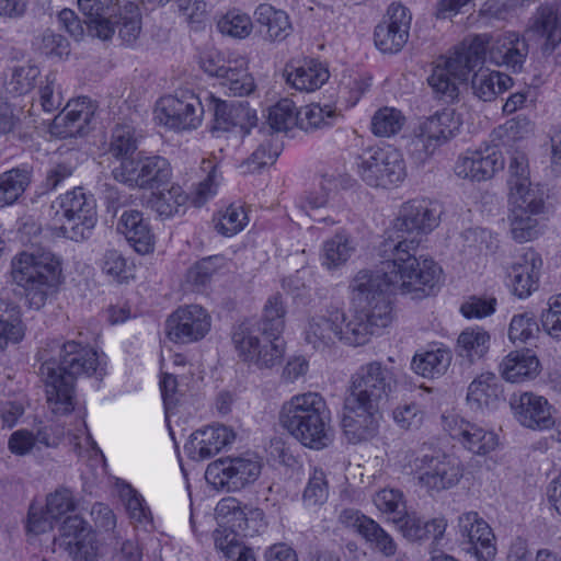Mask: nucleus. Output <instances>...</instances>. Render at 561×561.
I'll return each instance as SVG.
<instances>
[{"instance_id":"obj_1","label":"nucleus","mask_w":561,"mask_h":561,"mask_svg":"<svg viewBox=\"0 0 561 561\" xmlns=\"http://www.w3.org/2000/svg\"><path fill=\"white\" fill-rule=\"evenodd\" d=\"M385 252H391L394 260L386 262L383 270H360L351 280V300L354 313L346 318L335 308L325 314L311 317L304 331L305 342L313 350L325 352L337 341L351 346L364 345L376 330L388 327L392 321L391 296L397 290H411L415 284H431L435 268L425 266L415 283L411 282L414 257L398 250L392 243L385 244Z\"/></svg>"},{"instance_id":"obj_2","label":"nucleus","mask_w":561,"mask_h":561,"mask_svg":"<svg viewBox=\"0 0 561 561\" xmlns=\"http://www.w3.org/2000/svg\"><path fill=\"white\" fill-rule=\"evenodd\" d=\"M529 53L526 38L516 32L493 36L478 34L465 39L454 54L438 62L427 78L430 87L446 103L458 98V82H465L473 69L485 60L519 72Z\"/></svg>"},{"instance_id":"obj_3","label":"nucleus","mask_w":561,"mask_h":561,"mask_svg":"<svg viewBox=\"0 0 561 561\" xmlns=\"http://www.w3.org/2000/svg\"><path fill=\"white\" fill-rule=\"evenodd\" d=\"M397 374L380 360L362 365L350 379L343 403L341 426L352 444L375 437L378 433L381 405L397 392Z\"/></svg>"},{"instance_id":"obj_4","label":"nucleus","mask_w":561,"mask_h":561,"mask_svg":"<svg viewBox=\"0 0 561 561\" xmlns=\"http://www.w3.org/2000/svg\"><path fill=\"white\" fill-rule=\"evenodd\" d=\"M38 375L45 385L47 401L54 413L68 414L75 409V385L81 375L101 379L98 353L75 341L60 344L53 341L37 353Z\"/></svg>"},{"instance_id":"obj_5","label":"nucleus","mask_w":561,"mask_h":561,"mask_svg":"<svg viewBox=\"0 0 561 561\" xmlns=\"http://www.w3.org/2000/svg\"><path fill=\"white\" fill-rule=\"evenodd\" d=\"M443 214L442 205L436 201L426 198L411 199L402 204L398 217L393 220L392 229L396 238L390 236L379 247V256L382 259L375 270H383L386 262L394 260L391 252H385V244L392 243L399 250L407 252L410 257H414L417 265L413 266L411 282L415 283L419 274L423 273L425 266L435 268V278L431 284H419L411 290H397L400 294H413L414 298L428 296L436 284L439 282L442 268L432 259H422L416 252L421 239L420 234H427L438 227Z\"/></svg>"},{"instance_id":"obj_6","label":"nucleus","mask_w":561,"mask_h":561,"mask_svg":"<svg viewBox=\"0 0 561 561\" xmlns=\"http://www.w3.org/2000/svg\"><path fill=\"white\" fill-rule=\"evenodd\" d=\"M279 422L304 446L320 450L329 446L331 413L317 392L294 396L279 412Z\"/></svg>"},{"instance_id":"obj_7","label":"nucleus","mask_w":561,"mask_h":561,"mask_svg":"<svg viewBox=\"0 0 561 561\" xmlns=\"http://www.w3.org/2000/svg\"><path fill=\"white\" fill-rule=\"evenodd\" d=\"M61 262L49 251H22L11 260L9 282L21 289L33 309H41L60 284Z\"/></svg>"},{"instance_id":"obj_8","label":"nucleus","mask_w":561,"mask_h":561,"mask_svg":"<svg viewBox=\"0 0 561 561\" xmlns=\"http://www.w3.org/2000/svg\"><path fill=\"white\" fill-rule=\"evenodd\" d=\"M460 128V121L454 110L445 108L425 118L414 128L407 151L416 163H425L437 148L454 138Z\"/></svg>"},{"instance_id":"obj_9","label":"nucleus","mask_w":561,"mask_h":561,"mask_svg":"<svg viewBox=\"0 0 561 561\" xmlns=\"http://www.w3.org/2000/svg\"><path fill=\"white\" fill-rule=\"evenodd\" d=\"M58 204L64 218L60 234L75 242L88 240L98 222L94 195L79 186L60 195Z\"/></svg>"},{"instance_id":"obj_10","label":"nucleus","mask_w":561,"mask_h":561,"mask_svg":"<svg viewBox=\"0 0 561 561\" xmlns=\"http://www.w3.org/2000/svg\"><path fill=\"white\" fill-rule=\"evenodd\" d=\"M262 462L254 454L222 457L207 466L206 480L218 490L237 492L260 477Z\"/></svg>"},{"instance_id":"obj_11","label":"nucleus","mask_w":561,"mask_h":561,"mask_svg":"<svg viewBox=\"0 0 561 561\" xmlns=\"http://www.w3.org/2000/svg\"><path fill=\"white\" fill-rule=\"evenodd\" d=\"M114 180L129 187L142 190L160 188L172 176L170 162L161 156H144L138 153L135 159H123L112 170Z\"/></svg>"},{"instance_id":"obj_12","label":"nucleus","mask_w":561,"mask_h":561,"mask_svg":"<svg viewBox=\"0 0 561 561\" xmlns=\"http://www.w3.org/2000/svg\"><path fill=\"white\" fill-rule=\"evenodd\" d=\"M357 167L362 180L374 187H389L407 175L402 154L392 148L365 150L358 157Z\"/></svg>"},{"instance_id":"obj_13","label":"nucleus","mask_w":561,"mask_h":561,"mask_svg":"<svg viewBox=\"0 0 561 561\" xmlns=\"http://www.w3.org/2000/svg\"><path fill=\"white\" fill-rule=\"evenodd\" d=\"M205 105L192 92L162 96L157 102L156 117L160 124L178 130L195 129L202 123Z\"/></svg>"},{"instance_id":"obj_14","label":"nucleus","mask_w":561,"mask_h":561,"mask_svg":"<svg viewBox=\"0 0 561 561\" xmlns=\"http://www.w3.org/2000/svg\"><path fill=\"white\" fill-rule=\"evenodd\" d=\"M458 527L462 551L478 561H494L497 551L495 536L489 524L477 512L460 515Z\"/></svg>"},{"instance_id":"obj_15","label":"nucleus","mask_w":561,"mask_h":561,"mask_svg":"<svg viewBox=\"0 0 561 561\" xmlns=\"http://www.w3.org/2000/svg\"><path fill=\"white\" fill-rule=\"evenodd\" d=\"M414 465L420 484L428 491L448 490L462 477L460 463L446 455H424Z\"/></svg>"},{"instance_id":"obj_16","label":"nucleus","mask_w":561,"mask_h":561,"mask_svg":"<svg viewBox=\"0 0 561 561\" xmlns=\"http://www.w3.org/2000/svg\"><path fill=\"white\" fill-rule=\"evenodd\" d=\"M211 319L198 305L176 309L165 322L168 337L175 343H192L202 340L210 330Z\"/></svg>"},{"instance_id":"obj_17","label":"nucleus","mask_w":561,"mask_h":561,"mask_svg":"<svg viewBox=\"0 0 561 561\" xmlns=\"http://www.w3.org/2000/svg\"><path fill=\"white\" fill-rule=\"evenodd\" d=\"M516 420L531 430H548L556 426L558 440L561 442V421L553 416V408L548 400L533 392L514 394L510 400Z\"/></svg>"},{"instance_id":"obj_18","label":"nucleus","mask_w":561,"mask_h":561,"mask_svg":"<svg viewBox=\"0 0 561 561\" xmlns=\"http://www.w3.org/2000/svg\"><path fill=\"white\" fill-rule=\"evenodd\" d=\"M205 102L214 115L213 130L229 131L239 128L245 135L256 126V112L249 106L248 102H226L211 93L206 94Z\"/></svg>"},{"instance_id":"obj_19","label":"nucleus","mask_w":561,"mask_h":561,"mask_svg":"<svg viewBox=\"0 0 561 561\" xmlns=\"http://www.w3.org/2000/svg\"><path fill=\"white\" fill-rule=\"evenodd\" d=\"M411 14L401 4H391L387 18L379 23L374 32L376 47L382 53H398L409 38Z\"/></svg>"},{"instance_id":"obj_20","label":"nucleus","mask_w":561,"mask_h":561,"mask_svg":"<svg viewBox=\"0 0 561 561\" xmlns=\"http://www.w3.org/2000/svg\"><path fill=\"white\" fill-rule=\"evenodd\" d=\"M55 542L75 561H92L94 557L93 535L88 524L78 515L64 520L60 537Z\"/></svg>"},{"instance_id":"obj_21","label":"nucleus","mask_w":561,"mask_h":561,"mask_svg":"<svg viewBox=\"0 0 561 561\" xmlns=\"http://www.w3.org/2000/svg\"><path fill=\"white\" fill-rule=\"evenodd\" d=\"M503 167L504 159L501 151L492 146L484 150L468 151L460 157L455 165V173L462 179L484 181L491 179Z\"/></svg>"},{"instance_id":"obj_22","label":"nucleus","mask_w":561,"mask_h":561,"mask_svg":"<svg viewBox=\"0 0 561 561\" xmlns=\"http://www.w3.org/2000/svg\"><path fill=\"white\" fill-rule=\"evenodd\" d=\"M236 438L231 428L226 425H211L194 432L184 450L193 460L209 459Z\"/></svg>"},{"instance_id":"obj_23","label":"nucleus","mask_w":561,"mask_h":561,"mask_svg":"<svg viewBox=\"0 0 561 561\" xmlns=\"http://www.w3.org/2000/svg\"><path fill=\"white\" fill-rule=\"evenodd\" d=\"M542 260L533 249H526L507 270L513 294L520 299L537 290Z\"/></svg>"},{"instance_id":"obj_24","label":"nucleus","mask_w":561,"mask_h":561,"mask_svg":"<svg viewBox=\"0 0 561 561\" xmlns=\"http://www.w3.org/2000/svg\"><path fill=\"white\" fill-rule=\"evenodd\" d=\"M92 117L93 111L87 104L85 98L82 101H70L53 119L50 134L60 139L84 136L89 131Z\"/></svg>"},{"instance_id":"obj_25","label":"nucleus","mask_w":561,"mask_h":561,"mask_svg":"<svg viewBox=\"0 0 561 561\" xmlns=\"http://www.w3.org/2000/svg\"><path fill=\"white\" fill-rule=\"evenodd\" d=\"M450 437L476 455H486L497 445L496 435L463 419L451 417L446 423Z\"/></svg>"},{"instance_id":"obj_26","label":"nucleus","mask_w":561,"mask_h":561,"mask_svg":"<svg viewBox=\"0 0 561 561\" xmlns=\"http://www.w3.org/2000/svg\"><path fill=\"white\" fill-rule=\"evenodd\" d=\"M78 5L87 18L84 23L89 34L101 39L113 35L112 18L121 8L114 0H78Z\"/></svg>"},{"instance_id":"obj_27","label":"nucleus","mask_w":561,"mask_h":561,"mask_svg":"<svg viewBox=\"0 0 561 561\" xmlns=\"http://www.w3.org/2000/svg\"><path fill=\"white\" fill-rule=\"evenodd\" d=\"M117 230L125 236L136 252L147 254L153 251L154 234L139 210H124L117 222Z\"/></svg>"},{"instance_id":"obj_28","label":"nucleus","mask_w":561,"mask_h":561,"mask_svg":"<svg viewBox=\"0 0 561 561\" xmlns=\"http://www.w3.org/2000/svg\"><path fill=\"white\" fill-rule=\"evenodd\" d=\"M502 386L493 373L478 376L468 387L467 402L474 410L495 409L501 402Z\"/></svg>"},{"instance_id":"obj_29","label":"nucleus","mask_w":561,"mask_h":561,"mask_svg":"<svg viewBox=\"0 0 561 561\" xmlns=\"http://www.w3.org/2000/svg\"><path fill=\"white\" fill-rule=\"evenodd\" d=\"M254 18L261 34L270 42H282L290 34L289 16L280 9L261 3L254 12Z\"/></svg>"},{"instance_id":"obj_30","label":"nucleus","mask_w":561,"mask_h":561,"mask_svg":"<svg viewBox=\"0 0 561 561\" xmlns=\"http://www.w3.org/2000/svg\"><path fill=\"white\" fill-rule=\"evenodd\" d=\"M286 81L299 91L311 92L321 88L329 79L327 67L316 59H305L301 65L286 68Z\"/></svg>"},{"instance_id":"obj_31","label":"nucleus","mask_w":561,"mask_h":561,"mask_svg":"<svg viewBox=\"0 0 561 561\" xmlns=\"http://www.w3.org/2000/svg\"><path fill=\"white\" fill-rule=\"evenodd\" d=\"M531 30L546 37L542 53L552 54L561 43V5L557 10L549 5H540L533 18Z\"/></svg>"},{"instance_id":"obj_32","label":"nucleus","mask_w":561,"mask_h":561,"mask_svg":"<svg viewBox=\"0 0 561 561\" xmlns=\"http://www.w3.org/2000/svg\"><path fill=\"white\" fill-rule=\"evenodd\" d=\"M502 377L510 382H522L536 378L540 373V363L529 350L511 352L500 365Z\"/></svg>"},{"instance_id":"obj_33","label":"nucleus","mask_w":561,"mask_h":561,"mask_svg":"<svg viewBox=\"0 0 561 561\" xmlns=\"http://www.w3.org/2000/svg\"><path fill=\"white\" fill-rule=\"evenodd\" d=\"M222 71L219 84L227 90L229 95L247 96L255 90L254 78L250 73L244 58L227 61Z\"/></svg>"},{"instance_id":"obj_34","label":"nucleus","mask_w":561,"mask_h":561,"mask_svg":"<svg viewBox=\"0 0 561 561\" xmlns=\"http://www.w3.org/2000/svg\"><path fill=\"white\" fill-rule=\"evenodd\" d=\"M513 85V79L500 71L489 69L479 70L471 79V90L474 96L484 102H490L497 94L504 93Z\"/></svg>"},{"instance_id":"obj_35","label":"nucleus","mask_w":561,"mask_h":561,"mask_svg":"<svg viewBox=\"0 0 561 561\" xmlns=\"http://www.w3.org/2000/svg\"><path fill=\"white\" fill-rule=\"evenodd\" d=\"M491 336L483 328L476 327L463 330L457 340L458 356L470 364L483 358L490 350Z\"/></svg>"},{"instance_id":"obj_36","label":"nucleus","mask_w":561,"mask_h":561,"mask_svg":"<svg viewBox=\"0 0 561 561\" xmlns=\"http://www.w3.org/2000/svg\"><path fill=\"white\" fill-rule=\"evenodd\" d=\"M450 363V351L438 347L436 350L415 354L411 362V368L422 377L435 378L444 375Z\"/></svg>"},{"instance_id":"obj_37","label":"nucleus","mask_w":561,"mask_h":561,"mask_svg":"<svg viewBox=\"0 0 561 561\" xmlns=\"http://www.w3.org/2000/svg\"><path fill=\"white\" fill-rule=\"evenodd\" d=\"M32 169L23 165L0 174V205L14 203L31 183Z\"/></svg>"},{"instance_id":"obj_38","label":"nucleus","mask_w":561,"mask_h":561,"mask_svg":"<svg viewBox=\"0 0 561 561\" xmlns=\"http://www.w3.org/2000/svg\"><path fill=\"white\" fill-rule=\"evenodd\" d=\"M286 309L282 296L270 297L263 308L262 318L255 324L263 336H280L285 328Z\"/></svg>"},{"instance_id":"obj_39","label":"nucleus","mask_w":561,"mask_h":561,"mask_svg":"<svg viewBox=\"0 0 561 561\" xmlns=\"http://www.w3.org/2000/svg\"><path fill=\"white\" fill-rule=\"evenodd\" d=\"M113 33L115 28L118 31V36L126 45H131L138 38L141 31V15L139 8L127 2L123 8H119L116 16L112 18Z\"/></svg>"},{"instance_id":"obj_40","label":"nucleus","mask_w":561,"mask_h":561,"mask_svg":"<svg viewBox=\"0 0 561 561\" xmlns=\"http://www.w3.org/2000/svg\"><path fill=\"white\" fill-rule=\"evenodd\" d=\"M24 336L19 306L0 302V351L4 350L9 342L18 343Z\"/></svg>"},{"instance_id":"obj_41","label":"nucleus","mask_w":561,"mask_h":561,"mask_svg":"<svg viewBox=\"0 0 561 561\" xmlns=\"http://www.w3.org/2000/svg\"><path fill=\"white\" fill-rule=\"evenodd\" d=\"M511 210H526L533 215H539L545 208V193L539 187H533L531 183L519 184L510 190Z\"/></svg>"},{"instance_id":"obj_42","label":"nucleus","mask_w":561,"mask_h":561,"mask_svg":"<svg viewBox=\"0 0 561 561\" xmlns=\"http://www.w3.org/2000/svg\"><path fill=\"white\" fill-rule=\"evenodd\" d=\"M268 127L261 129L262 134H271L270 131H287L299 123V111H297L295 103L289 99H282L274 106L270 108L267 116Z\"/></svg>"},{"instance_id":"obj_43","label":"nucleus","mask_w":561,"mask_h":561,"mask_svg":"<svg viewBox=\"0 0 561 561\" xmlns=\"http://www.w3.org/2000/svg\"><path fill=\"white\" fill-rule=\"evenodd\" d=\"M322 264L329 268H336L347 262L355 245L353 240L343 233H336L323 243Z\"/></svg>"},{"instance_id":"obj_44","label":"nucleus","mask_w":561,"mask_h":561,"mask_svg":"<svg viewBox=\"0 0 561 561\" xmlns=\"http://www.w3.org/2000/svg\"><path fill=\"white\" fill-rule=\"evenodd\" d=\"M257 325L243 322L233 331L232 342L238 355L244 360L253 363L261 347V340L257 334Z\"/></svg>"},{"instance_id":"obj_45","label":"nucleus","mask_w":561,"mask_h":561,"mask_svg":"<svg viewBox=\"0 0 561 561\" xmlns=\"http://www.w3.org/2000/svg\"><path fill=\"white\" fill-rule=\"evenodd\" d=\"M339 113L331 105L310 104L299 111L298 127L306 131L333 125Z\"/></svg>"},{"instance_id":"obj_46","label":"nucleus","mask_w":561,"mask_h":561,"mask_svg":"<svg viewBox=\"0 0 561 561\" xmlns=\"http://www.w3.org/2000/svg\"><path fill=\"white\" fill-rule=\"evenodd\" d=\"M187 201V195L180 185L173 184L167 191L152 193L148 199L149 207L161 217H171Z\"/></svg>"},{"instance_id":"obj_47","label":"nucleus","mask_w":561,"mask_h":561,"mask_svg":"<svg viewBox=\"0 0 561 561\" xmlns=\"http://www.w3.org/2000/svg\"><path fill=\"white\" fill-rule=\"evenodd\" d=\"M537 215L526 210H511L508 215L512 238L519 242H528L539 234V222Z\"/></svg>"},{"instance_id":"obj_48","label":"nucleus","mask_w":561,"mask_h":561,"mask_svg":"<svg viewBox=\"0 0 561 561\" xmlns=\"http://www.w3.org/2000/svg\"><path fill=\"white\" fill-rule=\"evenodd\" d=\"M217 27L224 35L242 39L251 34L253 22L249 14L239 9H232L218 20Z\"/></svg>"},{"instance_id":"obj_49","label":"nucleus","mask_w":561,"mask_h":561,"mask_svg":"<svg viewBox=\"0 0 561 561\" xmlns=\"http://www.w3.org/2000/svg\"><path fill=\"white\" fill-rule=\"evenodd\" d=\"M405 124V117L394 107L379 108L371 118V131L379 137L398 134Z\"/></svg>"},{"instance_id":"obj_50","label":"nucleus","mask_w":561,"mask_h":561,"mask_svg":"<svg viewBox=\"0 0 561 561\" xmlns=\"http://www.w3.org/2000/svg\"><path fill=\"white\" fill-rule=\"evenodd\" d=\"M138 140L135 128L129 125H117L112 133L110 153L119 159H134L131 154L137 150Z\"/></svg>"},{"instance_id":"obj_51","label":"nucleus","mask_w":561,"mask_h":561,"mask_svg":"<svg viewBox=\"0 0 561 561\" xmlns=\"http://www.w3.org/2000/svg\"><path fill=\"white\" fill-rule=\"evenodd\" d=\"M39 75L41 70L35 65L15 67L10 80L5 83V89L8 93L14 96L24 95L34 89Z\"/></svg>"},{"instance_id":"obj_52","label":"nucleus","mask_w":561,"mask_h":561,"mask_svg":"<svg viewBox=\"0 0 561 561\" xmlns=\"http://www.w3.org/2000/svg\"><path fill=\"white\" fill-rule=\"evenodd\" d=\"M270 138L263 140L252 152L245 164L249 172H255L262 168L273 164L280 153V144L277 137L270 134Z\"/></svg>"},{"instance_id":"obj_53","label":"nucleus","mask_w":561,"mask_h":561,"mask_svg":"<svg viewBox=\"0 0 561 561\" xmlns=\"http://www.w3.org/2000/svg\"><path fill=\"white\" fill-rule=\"evenodd\" d=\"M284 352V341L280 336H263L261 347L253 363L261 369L272 368L280 364Z\"/></svg>"},{"instance_id":"obj_54","label":"nucleus","mask_w":561,"mask_h":561,"mask_svg":"<svg viewBox=\"0 0 561 561\" xmlns=\"http://www.w3.org/2000/svg\"><path fill=\"white\" fill-rule=\"evenodd\" d=\"M539 324L531 312L515 314L510 323L508 337L511 341L526 343L539 333Z\"/></svg>"},{"instance_id":"obj_55","label":"nucleus","mask_w":561,"mask_h":561,"mask_svg":"<svg viewBox=\"0 0 561 561\" xmlns=\"http://www.w3.org/2000/svg\"><path fill=\"white\" fill-rule=\"evenodd\" d=\"M73 171L75 164L69 159H50L42 182L43 191L46 193L56 190Z\"/></svg>"},{"instance_id":"obj_56","label":"nucleus","mask_w":561,"mask_h":561,"mask_svg":"<svg viewBox=\"0 0 561 561\" xmlns=\"http://www.w3.org/2000/svg\"><path fill=\"white\" fill-rule=\"evenodd\" d=\"M248 216L241 206L230 205L218 219L215 228L226 237H231L241 231L247 225Z\"/></svg>"},{"instance_id":"obj_57","label":"nucleus","mask_w":561,"mask_h":561,"mask_svg":"<svg viewBox=\"0 0 561 561\" xmlns=\"http://www.w3.org/2000/svg\"><path fill=\"white\" fill-rule=\"evenodd\" d=\"M240 531L237 527H221L214 531L215 547L220 550L226 558L233 559L243 547Z\"/></svg>"},{"instance_id":"obj_58","label":"nucleus","mask_w":561,"mask_h":561,"mask_svg":"<svg viewBox=\"0 0 561 561\" xmlns=\"http://www.w3.org/2000/svg\"><path fill=\"white\" fill-rule=\"evenodd\" d=\"M328 494V482L324 472L314 469L302 494L305 504L308 506L322 504L327 501Z\"/></svg>"},{"instance_id":"obj_59","label":"nucleus","mask_w":561,"mask_h":561,"mask_svg":"<svg viewBox=\"0 0 561 561\" xmlns=\"http://www.w3.org/2000/svg\"><path fill=\"white\" fill-rule=\"evenodd\" d=\"M76 508L72 492L66 488H59L47 496L46 513L57 520L68 512Z\"/></svg>"},{"instance_id":"obj_60","label":"nucleus","mask_w":561,"mask_h":561,"mask_svg":"<svg viewBox=\"0 0 561 561\" xmlns=\"http://www.w3.org/2000/svg\"><path fill=\"white\" fill-rule=\"evenodd\" d=\"M176 11L194 30L205 26L207 18L206 3L203 0H179Z\"/></svg>"},{"instance_id":"obj_61","label":"nucleus","mask_w":561,"mask_h":561,"mask_svg":"<svg viewBox=\"0 0 561 561\" xmlns=\"http://www.w3.org/2000/svg\"><path fill=\"white\" fill-rule=\"evenodd\" d=\"M496 299L493 297L471 296L466 300L460 311L467 319H481L491 316L495 311Z\"/></svg>"},{"instance_id":"obj_62","label":"nucleus","mask_w":561,"mask_h":561,"mask_svg":"<svg viewBox=\"0 0 561 561\" xmlns=\"http://www.w3.org/2000/svg\"><path fill=\"white\" fill-rule=\"evenodd\" d=\"M393 419L401 428L413 430L422 425L424 413L419 404L411 402L397 407L393 410Z\"/></svg>"},{"instance_id":"obj_63","label":"nucleus","mask_w":561,"mask_h":561,"mask_svg":"<svg viewBox=\"0 0 561 561\" xmlns=\"http://www.w3.org/2000/svg\"><path fill=\"white\" fill-rule=\"evenodd\" d=\"M374 503L383 513L402 514L405 512V503L400 490L383 489L376 493Z\"/></svg>"},{"instance_id":"obj_64","label":"nucleus","mask_w":561,"mask_h":561,"mask_svg":"<svg viewBox=\"0 0 561 561\" xmlns=\"http://www.w3.org/2000/svg\"><path fill=\"white\" fill-rule=\"evenodd\" d=\"M39 50L46 56L62 58L70 53L67 38L50 30H46L41 37Z\"/></svg>"}]
</instances>
